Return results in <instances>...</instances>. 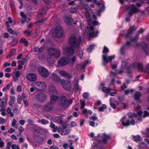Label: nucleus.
Segmentation results:
<instances>
[{
	"instance_id": "obj_39",
	"label": "nucleus",
	"mask_w": 149,
	"mask_h": 149,
	"mask_svg": "<svg viewBox=\"0 0 149 149\" xmlns=\"http://www.w3.org/2000/svg\"><path fill=\"white\" fill-rule=\"evenodd\" d=\"M17 100L18 103L20 104L22 103V98L21 96L19 95H17Z\"/></svg>"
},
{
	"instance_id": "obj_29",
	"label": "nucleus",
	"mask_w": 149,
	"mask_h": 149,
	"mask_svg": "<svg viewBox=\"0 0 149 149\" xmlns=\"http://www.w3.org/2000/svg\"><path fill=\"white\" fill-rule=\"evenodd\" d=\"M49 92L51 94H56L57 91L54 86H51L49 88Z\"/></svg>"
},
{
	"instance_id": "obj_6",
	"label": "nucleus",
	"mask_w": 149,
	"mask_h": 149,
	"mask_svg": "<svg viewBox=\"0 0 149 149\" xmlns=\"http://www.w3.org/2000/svg\"><path fill=\"white\" fill-rule=\"evenodd\" d=\"M37 100L40 102H45L47 99V95L42 92L38 93L36 95Z\"/></svg>"
},
{
	"instance_id": "obj_17",
	"label": "nucleus",
	"mask_w": 149,
	"mask_h": 149,
	"mask_svg": "<svg viewBox=\"0 0 149 149\" xmlns=\"http://www.w3.org/2000/svg\"><path fill=\"white\" fill-rule=\"evenodd\" d=\"M96 19V16L94 15H93V19L90 21L88 22V23L90 27L93 26H95L98 24V22L97 21H95Z\"/></svg>"
},
{
	"instance_id": "obj_38",
	"label": "nucleus",
	"mask_w": 149,
	"mask_h": 149,
	"mask_svg": "<svg viewBox=\"0 0 149 149\" xmlns=\"http://www.w3.org/2000/svg\"><path fill=\"white\" fill-rule=\"evenodd\" d=\"M45 139V138L43 136H40V137L37 140L36 142L38 143H41L42 141H44Z\"/></svg>"
},
{
	"instance_id": "obj_51",
	"label": "nucleus",
	"mask_w": 149,
	"mask_h": 149,
	"mask_svg": "<svg viewBox=\"0 0 149 149\" xmlns=\"http://www.w3.org/2000/svg\"><path fill=\"white\" fill-rule=\"evenodd\" d=\"M6 122L5 120L3 118L0 117V123L3 124Z\"/></svg>"
},
{
	"instance_id": "obj_31",
	"label": "nucleus",
	"mask_w": 149,
	"mask_h": 149,
	"mask_svg": "<svg viewBox=\"0 0 149 149\" xmlns=\"http://www.w3.org/2000/svg\"><path fill=\"white\" fill-rule=\"evenodd\" d=\"M55 120L60 124L62 125L63 122L62 120V118L61 116H57L55 117Z\"/></svg>"
},
{
	"instance_id": "obj_60",
	"label": "nucleus",
	"mask_w": 149,
	"mask_h": 149,
	"mask_svg": "<svg viewBox=\"0 0 149 149\" xmlns=\"http://www.w3.org/2000/svg\"><path fill=\"white\" fill-rule=\"evenodd\" d=\"M16 119L15 118L13 119L12 123V125L13 127H14L15 126V124H16Z\"/></svg>"
},
{
	"instance_id": "obj_43",
	"label": "nucleus",
	"mask_w": 149,
	"mask_h": 149,
	"mask_svg": "<svg viewBox=\"0 0 149 149\" xmlns=\"http://www.w3.org/2000/svg\"><path fill=\"white\" fill-rule=\"evenodd\" d=\"M15 52V50L14 49H12L10 52V54H9V57H10L14 54Z\"/></svg>"
},
{
	"instance_id": "obj_52",
	"label": "nucleus",
	"mask_w": 149,
	"mask_h": 149,
	"mask_svg": "<svg viewBox=\"0 0 149 149\" xmlns=\"http://www.w3.org/2000/svg\"><path fill=\"white\" fill-rule=\"evenodd\" d=\"M117 98L119 100V102L123 104L122 102L123 101V97H121L119 96H118Z\"/></svg>"
},
{
	"instance_id": "obj_3",
	"label": "nucleus",
	"mask_w": 149,
	"mask_h": 149,
	"mask_svg": "<svg viewBox=\"0 0 149 149\" xmlns=\"http://www.w3.org/2000/svg\"><path fill=\"white\" fill-rule=\"evenodd\" d=\"M81 38L79 37L78 39L75 36H72L70 37L68 40L70 46L73 48H78L81 41Z\"/></svg>"
},
{
	"instance_id": "obj_42",
	"label": "nucleus",
	"mask_w": 149,
	"mask_h": 149,
	"mask_svg": "<svg viewBox=\"0 0 149 149\" xmlns=\"http://www.w3.org/2000/svg\"><path fill=\"white\" fill-rule=\"evenodd\" d=\"M64 21L68 25L70 24V18L68 17H65L64 19Z\"/></svg>"
},
{
	"instance_id": "obj_55",
	"label": "nucleus",
	"mask_w": 149,
	"mask_h": 149,
	"mask_svg": "<svg viewBox=\"0 0 149 149\" xmlns=\"http://www.w3.org/2000/svg\"><path fill=\"white\" fill-rule=\"evenodd\" d=\"M20 75V73L19 72V70L16 71L15 73V76L17 78V79L19 76Z\"/></svg>"
},
{
	"instance_id": "obj_33",
	"label": "nucleus",
	"mask_w": 149,
	"mask_h": 149,
	"mask_svg": "<svg viewBox=\"0 0 149 149\" xmlns=\"http://www.w3.org/2000/svg\"><path fill=\"white\" fill-rule=\"evenodd\" d=\"M141 45L144 51L146 53L147 52H148V47L147 45L144 43L143 42L141 43Z\"/></svg>"
},
{
	"instance_id": "obj_15",
	"label": "nucleus",
	"mask_w": 149,
	"mask_h": 149,
	"mask_svg": "<svg viewBox=\"0 0 149 149\" xmlns=\"http://www.w3.org/2000/svg\"><path fill=\"white\" fill-rule=\"evenodd\" d=\"M55 33L56 34V37H60L63 36V31L61 26H56Z\"/></svg>"
},
{
	"instance_id": "obj_41",
	"label": "nucleus",
	"mask_w": 149,
	"mask_h": 149,
	"mask_svg": "<svg viewBox=\"0 0 149 149\" xmlns=\"http://www.w3.org/2000/svg\"><path fill=\"white\" fill-rule=\"evenodd\" d=\"M134 91L133 89H127L125 91V95H127L130 93H132Z\"/></svg>"
},
{
	"instance_id": "obj_49",
	"label": "nucleus",
	"mask_w": 149,
	"mask_h": 149,
	"mask_svg": "<svg viewBox=\"0 0 149 149\" xmlns=\"http://www.w3.org/2000/svg\"><path fill=\"white\" fill-rule=\"evenodd\" d=\"M147 116H149V113L147 111H144V114L143 115V117L145 118Z\"/></svg>"
},
{
	"instance_id": "obj_14",
	"label": "nucleus",
	"mask_w": 149,
	"mask_h": 149,
	"mask_svg": "<svg viewBox=\"0 0 149 149\" xmlns=\"http://www.w3.org/2000/svg\"><path fill=\"white\" fill-rule=\"evenodd\" d=\"M73 48L71 47H66V49L64 51V53L65 55L68 56H70L72 55L74 53V50Z\"/></svg>"
},
{
	"instance_id": "obj_9",
	"label": "nucleus",
	"mask_w": 149,
	"mask_h": 149,
	"mask_svg": "<svg viewBox=\"0 0 149 149\" xmlns=\"http://www.w3.org/2000/svg\"><path fill=\"white\" fill-rule=\"evenodd\" d=\"M93 29V26H89V29H88L87 33L90 37H95L97 36L98 33V31L97 30L95 31Z\"/></svg>"
},
{
	"instance_id": "obj_26",
	"label": "nucleus",
	"mask_w": 149,
	"mask_h": 149,
	"mask_svg": "<svg viewBox=\"0 0 149 149\" xmlns=\"http://www.w3.org/2000/svg\"><path fill=\"white\" fill-rule=\"evenodd\" d=\"M141 95V94L139 91H136L134 93V97L135 100L137 102H141V100L140 97Z\"/></svg>"
},
{
	"instance_id": "obj_22",
	"label": "nucleus",
	"mask_w": 149,
	"mask_h": 149,
	"mask_svg": "<svg viewBox=\"0 0 149 149\" xmlns=\"http://www.w3.org/2000/svg\"><path fill=\"white\" fill-rule=\"evenodd\" d=\"M59 74L60 75L63 77H68L69 79H70L72 77V76L63 70H61L59 71Z\"/></svg>"
},
{
	"instance_id": "obj_10",
	"label": "nucleus",
	"mask_w": 149,
	"mask_h": 149,
	"mask_svg": "<svg viewBox=\"0 0 149 149\" xmlns=\"http://www.w3.org/2000/svg\"><path fill=\"white\" fill-rule=\"evenodd\" d=\"M70 61L68 57H64L61 58L58 61V64L60 66H63L68 63Z\"/></svg>"
},
{
	"instance_id": "obj_50",
	"label": "nucleus",
	"mask_w": 149,
	"mask_h": 149,
	"mask_svg": "<svg viewBox=\"0 0 149 149\" xmlns=\"http://www.w3.org/2000/svg\"><path fill=\"white\" fill-rule=\"evenodd\" d=\"M145 72L146 73L149 74V63L147 65L146 67Z\"/></svg>"
},
{
	"instance_id": "obj_63",
	"label": "nucleus",
	"mask_w": 149,
	"mask_h": 149,
	"mask_svg": "<svg viewBox=\"0 0 149 149\" xmlns=\"http://www.w3.org/2000/svg\"><path fill=\"white\" fill-rule=\"evenodd\" d=\"M8 31L11 34H13L14 33V31L11 28H8Z\"/></svg>"
},
{
	"instance_id": "obj_12",
	"label": "nucleus",
	"mask_w": 149,
	"mask_h": 149,
	"mask_svg": "<svg viewBox=\"0 0 149 149\" xmlns=\"http://www.w3.org/2000/svg\"><path fill=\"white\" fill-rule=\"evenodd\" d=\"M115 57V56L114 55L107 57L106 55H103L102 56L103 65H105L107 64L108 62L113 59Z\"/></svg>"
},
{
	"instance_id": "obj_7",
	"label": "nucleus",
	"mask_w": 149,
	"mask_h": 149,
	"mask_svg": "<svg viewBox=\"0 0 149 149\" xmlns=\"http://www.w3.org/2000/svg\"><path fill=\"white\" fill-rule=\"evenodd\" d=\"M34 85L35 89L38 91L44 90L46 88V84L42 81L35 82L34 84Z\"/></svg>"
},
{
	"instance_id": "obj_56",
	"label": "nucleus",
	"mask_w": 149,
	"mask_h": 149,
	"mask_svg": "<svg viewBox=\"0 0 149 149\" xmlns=\"http://www.w3.org/2000/svg\"><path fill=\"white\" fill-rule=\"evenodd\" d=\"M94 134L93 133H91L89 134V136H90V137H93V138L92 139V140H95V142L96 141H97V139H93V138L95 137H94Z\"/></svg>"
},
{
	"instance_id": "obj_24",
	"label": "nucleus",
	"mask_w": 149,
	"mask_h": 149,
	"mask_svg": "<svg viewBox=\"0 0 149 149\" xmlns=\"http://www.w3.org/2000/svg\"><path fill=\"white\" fill-rule=\"evenodd\" d=\"M78 81L76 78V79H75L74 81V91L76 93H77L81 90V88H79V86L78 84Z\"/></svg>"
},
{
	"instance_id": "obj_34",
	"label": "nucleus",
	"mask_w": 149,
	"mask_h": 149,
	"mask_svg": "<svg viewBox=\"0 0 149 149\" xmlns=\"http://www.w3.org/2000/svg\"><path fill=\"white\" fill-rule=\"evenodd\" d=\"M50 127L51 128L53 129V131L54 132H56V127H56L54 123H53L52 121L50 122Z\"/></svg>"
},
{
	"instance_id": "obj_1",
	"label": "nucleus",
	"mask_w": 149,
	"mask_h": 149,
	"mask_svg": "<svg viewBox=\"0 0 149 149\" xmlns=\"http://www.w3.org/2000/svg\"><path fill=\"white\" fill-rule=\"evenodd\" d=\"M111 137L109 135H107L104 133L101 134H98L97 136H95L93 138L94 139H97V141L94 142L93 147L100 148V143L101 142L100 141L104 144H105L107 141L111 139Z\"/></svg>"
},
{
	"instance_id": "obj_4",
	"label": "nucleus",
	"mask_w": 149,
	"mask_h": 149,
	"mask_svg": "<svg viewBox=\"0 0 149 149\" xmlns=\"http://www.w3.org/2000/svg\"><path fill=\"white\" fill-rule=\"evenodd\" d=\"M49 55L51 57H52L56 58H59L61 52L58 49L51 47L48 49Z\"/></svg>"
},
{
	"instance_id": "obj_13",
	"label": "nucleus",
	"mask_w": 149,
	"mask_h": 149,
	"mask_svg": "<svg viewBox=\"0 0 149 149\" xmlns=\"http://www.w3.org/2000/svg\"><path fill=\"white\" fill-rule=\"evenodd\" d=\"M136 27H135L134 26H130L129 28V31L128 33L125 34L122 33L121 36L124 37H128L130 35L132 34L134 31L136 30Z\"/></svg>"
},
{
	"instance_id": "obj_37",
	"label": "nucleus",
	"mask_w": 149,
	"mask_h": 149,
	"mask_svg": "<svg viewBox=\"0 0 149 149\" xmlns=\"http://www.w3.org/2000/svg\"><path fill=\"white\" fill-rule=\"evenodd\" d=\"M6 111L11 117H12L13 116L14 114L11 112V109L10 108L7 107L6 109Z\"/></svg>"
},
{
	"instance_id": "obj_18",
	"label": "nucleus",
	"mask_w": 149,
	"mask_h": 149,
	"mask_svg": "<svg viewBox=\"0 0 149 149\" xmlns=\"http://www.w3.org/2000/svg\"><path fill=\"white\" fill-rule=\"evenodd\" d=\"M54 107V104L49 102L45 104L44 107V109L48 111H51L52 110Z\"/></svg>"
},
{
	"instance_id": "obj_32",
	"label": "nucleus",
	"mask_w": 149,
	"mask_h": 149,
	"mask_svg": "<svg viewBox=\"0 0 149 149\" xmlns=\"http://www.w3.org/2000/svg\"><path fill=\"white\" fill-rule=\"evenodd\" d=\"M10 100L8 102V104L10 106H12L14 103L15 100V97L13 96H10Z\"/></svg>"
},
{
	"instance_id": "obj_19",
	"label": "nucleus",
	"mask_w": 149,
	"mask_h": 149,
	"mask_svg": "<svg viewBox=\"0 0 149 149\" xmlns=\"http://www.w3.org/2000/svg\"><path fill=\"white\" fill-rule=\"evenodd\" d=\"M132 46V42L127 41L126 42L125 45L123 46L121 48L120 50V54L122 55L124 54V52L125 50L127 48V46Z\"/></svg>"
},
{
	"instance_id": "obj_21",
	"label": "nucleus",
	"mask_w": 149,
	"mask_h": 149,
	"mask_svg": "<svg viewBox=\"0 0 149 149\" xmlns=\"http://www.w3.org/2000/svg\"><path fill=\"white\" fill-rule=\"evenodd\" d=\"M26 78L29 81H33L36 80L37 77L34 74H29L27 75Z\"/></svg>"
},
{
	"instance_id": "obj_20",
	"label": "nucleus",
	"mask_w": 149,
	"mask_h": 149,
	"mask_svg": "<svg viewBox=\"0 0 149 149\" xmlns=\"http://www.w3.org/2000/svg\"><path fill=\"white\" fill-rule=\"evenodd\" d=\"M139 33L137 32L135 34V37L134 38H131L130 39L129 42H132V47H133L135 45L137 46L138 44L137 43L136 40L139 36Z\"/></svg>"
},
{
	"instance_id": "obj_36",
	"label": "nucleus",
	"mask_w": 149,
	"mask_h": 149,
	"mask_svg": "<svg viewBox=\"0 0 149 149\" xmlns=\"http://www.w3.org/2000/svg\"><path fill=\"white\" fill-rule=\"evenodd\" d=\"M86 17L87 18V20L88 22H88L90 21L93 18H91L90 16V14L88 12H86L85 14Z\"/></svg>"
},
{
	"instance_id": "obj_46",
	"label": "nucleus",
	"mask_w": 149,
	"mask_h": 149,
	"mask_svg": "<svg viewBox=\"0 0 149 149\" xmlns=\"http://www.w3.org/2000/svg\"><path fill=\"white\" fill-rule=\"evenodd\" d=\"M94 47V45H92L90 46L87 49L88 52L89 53L91 52L92 51Z\"/></svg>"
},
{
	"instance_id": "obj_5",
	"label": "nucleus",
	"mask_w": 149,
	"mask_h": 149,
	"mask_svg": "<svg viewBox=\"0 0 149 149\" xmlns=\"http://www.w3.org/2000/svg\"><path fill=\"white\" fill-rule=\"evenodd\" d=\"M38 71L40 76L42 77L47 78L49 75L48 70L43 67H39L38 68Z\"/></svg>"
},
{
	"instance_id": "obj_57",
	"label": "nucleus",
	"mask_w": 149,
	"mask_h": 149,
	"mask_svg": "<svg viewBox=\"0 0 149 149\" xmlns=\"http://www.w3.org/2000/svg\"><path fill=\"white\" fill-rule=\"evenodd\" d=\"M22 91V89L21 86L20 85L18 86L17 88V91L19 92H21Z\"/></svg>"
},
{
	"instance_id": "obj_44",
	"label": "nucleus",
	"mask_w": 149,
	"mask_h": 149,
	"mask_svg": "<svg viewBox=\"0 0 149 149\" xmlns=\"http://www.w3.org/2000/svg\"><path fill=\"white\" fill-rule=\"evenodd\" d=\"M70 130L69 129L66 130H63V132L62 133V135H65L67 134L70 132Z\"/></svg>"
},
{
	"instance_id": "obj_11",
	"label": "nucleus",
	"mask_w": 149,
	"mask_h": 149,
	"mask_svg": "<svg viewBox=\"0 0 149 149\" xmlns=\"http://www.w3.org/2000/svg\"><path fill=\"white\" fill-rule=\"evenodd\" d=\"M137 65L138 68L141 71H143V67L142 65L140 63H139L137 65L136 63H133L132 65L129 66L127 68V71L129 73L131 72V71L130 70V69H131L132 68H135L136 66Z\"/></svg>"
},
{
	"instance_id": "obj_25",
	"label": "nucleus",
	"mask_w": 149,
	"mask_h": 149,
	"mask_svg": "<svg viewBox=\"0 0 149 149\" xmlns=\"http://www.w3.org/2000/svg\"><path fill=\"white\" fill-rule=\"evenodd\" d=\"M52 79L58 84L61 83L62 80L56 74L54 73H53L52 74Z\"/></svg>"
},
{
	"instance_id": "obj_2",
	"label": "nucleus",
	"mask_w": 149,
	"mask_h": 149,
	"mask_svg": "<svg viewBox=\"0 0 149 149\" xmlns=\"http://www.w3.org/2000/svg\"><path fill=\"white\" fill-rule=\"evenodd\" d=\"M126 9L128 11V14L130 16V17H126L125 18L126 21L128 22L130 21V17L133 14L139 11V10L134 4L127 6Z\"/></svg>"
},
{
	"instance_id": "obj_40",
	"label": "nucleus",
	"mask_w": 149,
	"mask_h": 149,
	"mask_svg": "<svg viewBox=\"0 0 149 149\" xmlns=\"http://www.w3.org/2000/svg\"><path fill=\"white\" fill-rule=\"evenodd\" d=\"M47 61L48 63L50 65L53 64L54 63L53 59H51V58H48Z\"/></svg>"
},
{
	"instance_id": "obj_35",
	"label": "nucleus",
	"mask_w": 149,
	"mask_h": 149,
	"mask_svg": "<svg viewBox=\"0 0 149 149\" xmlns=\"http://www.w3.org/2000/svg\"><path fill=\"white\" fill-rule=\"evenodd\" d=\"M38 123H40L41 124L43 125L48 124L49 123L48 121L45 120L44 119L41 120L39 119L38 120Z\"/></svg>"
},
{
	"instance_id": "obj_16",
	"label": "nucleus",
	"mask_w": 149,
	"mask_h": 149,
	"mask_svg": "<svg viewBox=\"0 0 149 149\" xmlns=\"http://www.w3.org/2000/svg\"><path fill=\"white\" fill-rule=\"evenodd\" d=\"M67 98L64 96L62 97L59 101V103L64 107L69 106V105L67 104Z\"/></svg>"
},
{
	"instance_id": "obj_23",
	"label": "nucleus",
	"mask_w": 149,
	"mask_h": 149,
	"mask_svg": "<svg viewBox=\"0 0 149 149\" xmlns=\"http://www.w3.org/2000/svg\"><path fill=\"white\" fill-rule=\"evenodd\" d=\"M120 121L122 125L126 127L130 125V120L128 119H125V117H123L120 120Z\"/></svg>"
},
{
	"instance_id": "obj_61",
	"label": "nucleus",
	"mask_w": 149,
	"mask_h": 149,
	"mask_svg": "<svg viewBox=\"0 0 149 149\" xmlns=\"http://www.w3.org/2000/svg\"><path fill=\"white\" fill-rule=\"evenodd\" d=\"M146 145V144L143 142H142L140 143L139 145V147L141 148H143Z\"/></svg>"
},
{
	"instance_id": "obj_53",
	"label": "nucleus",
	"mask_w": 149,
	"mask_h": 149,
	"mask_svg": "<svg viewBox=\"0 0 149 149\" xmlns=\"http://www.w3.org/2000/svg\"><path fill=\"white\" fill-rule=\"evenodd\" d=\"M108 52H109L108 49L106 47H104L103 51V53H105Z\"/></svg>"
},
{
	"instance_id": "obj_8",
	"label": "nucleus",
	"mask_w": 149,
	"mask_h": 149,
	"mask_svg": "<svg viewBox=\"0 0 149 149\" xmlns=\"http://www.w3.org/2000/svg\"><path fill=\"white\" fill-rule=\"evenodd\" d=\"M61 83L63 88L65 90L68 91L71 89V84L69 81L62 79Z\"/></svg>"
},
{
	"instance_id": "obj_62",
	"label": "nucleus",
	"mask_w": 149,
	"mask_h": 149,
	"mask_svg": "<svg viewBox=\"0 0 149 149\" xmlns=\"http://www.w3.org/2000/svg\"><path fill=\"white\" fill-rule=\"evenodd\" d=\"M20 15L24 19L26 16V15L23 12H21L20 13Z\"/></svg>"
},
{
	"instance_id": "obj_45",
	"label": "nucleus",
	"mask_w": 149,
	"mask_h": 149,
	"mask_svg": "<svg viewBox=\"0 0 149 149\" xmlns=\"http://www.w3.org/2000/svg\"><path fill=\"white\" fill-rule=\"evenodd\" d=\"M82 113H84L85 117L87 118L88 116L87 113V109H83Z\"/></svg>"
},
{
	"instance_id": "obj_28",
	"label": "nucleus",
	"mask_w": 149,
	"mask_h": 149,
	"mask_svg": "<svg viewBox=\"0 0 149 149\" xmlns=\"http://www.w3.org/2000/svg\"><path fill=\"white\" fill-rule=\"evenodd\" d=\"M58 99V96L55 95H52L50 97V102L54 104Z\"/></svg>"
},
{
	"instance_id": "obj_47",
	"label": "nucleus",
	"mask_w": 149,
	"mask_h": 149,
	"mask_svg": "<svg viewBox=\"0 0 149 149\" xmlns=\"http://www.w3.org/2000/svg\"><path fill=\"white\" fill-rule=\"evenodd\" d=\"M24 34L27 35L28 36H30L32 34L31 31L29 30L25 31L24 32Z\"/></svg>"
},
{
	"instance_id": "obj_27",
	"label": "nucleus",
	"mask_w": 149,
	"mask_h": 149,
	"mask_svg": "<svg viewBox=\"0 0 149 149\" xmlns=\"http://www.w3.org/2000/svg\"><path fill=\"white\" fill-rule=\"evenodd\" d=\"M40 132L39 131L37 130H34V132L33 133V138L35 140L37 141L38 138L40 136V135L39 134Z\"/></svg>"
},
{
	"instance_id": "obj_30",
	"label": "nucleus",
	"mask_w": 149,
	"mask_h": 149,
	"mask_svg": "<svg viewBox=\"0 0 149 149\" xmlns=\"http://www.w3.org/2000/svg\"><path fill=\"white\" fill-rule=\"evenodd\" d=\"M133 139L136 142L139 141L141 142L142 141L141 137L139 135L134 136H132Z\"/></svg>"
},
{
	"instance_id": "obj_59",
	"label": "nucleus",
	"mask_w": 149,
	"mask_h": 149,
	"mask_svg": "<svg viewBox=\"0 0 149 149\" xmlns=\"http://www.w3.org/2000/svg\"><path fill=\"white\" fill-rule=\"evenodd\" d=\"M44 49V47H40L39 48V54L41 53Z\"/></svg>"
},
{
	"instance_id": "obj_48",
	"label": "nucleus",
	"mask_w": 149,
	"mask_h": 149,
	"mask_svg": "<svg viewBox=\"0 0 149 149\" xmlns=\"http://www.w3.org/2000/svg\"><path fill=\"white\" fill-rule=\"evenodd\" d=\"M80 104H81L80 108L81 109H83L85 105V101L84 100L81 101L80 100Z\"/></svg>"
},
{
	"instance_id": "obj_54",
	"label": "nucleus",
	"mask_w": 149,
	"mask_h": 149,
	"mask_svg": "<svg viewBox=\"0 0 149 149\" xmlns=\"http://www.w3.org/2000/svg\"><path fill=\"white\" fill-rule=\"evenodd\" d=\"M88 93H84L83 94V97L86 99L87 98L88 96Z\"/></svg>"
},
{
	"instance_id": "obj_58",
	"label": "nucleus",
	"mask_w": 149,
	"mask_h": 149,
	"mask_svg": "<svg viewBox=\"0 0 149 149\" xmlns=\"http://www.w3.org/2000/svg\"><path fill=\"white\" fill-rule=\"evenodd\" d=\"M0 111L1 112V114L3 116H6V113L4 112V109H0Z\"/></svg>"
},
{
	"instance_id": "obj_64",
	"label": "nucleus",
	"mask_w": 149,
	"mask_h": 149,
	"mask_svg": "<svg viewBox=\"0 0 149 149\" xmlns=\"http://www.w3.org/2000/svg\"><path fill=\"white\" fill-rule=\"evenodd\" d=\"M50 149H58V148L55 145H53L50 146Z\"/></svg>"
}]
</instances>
